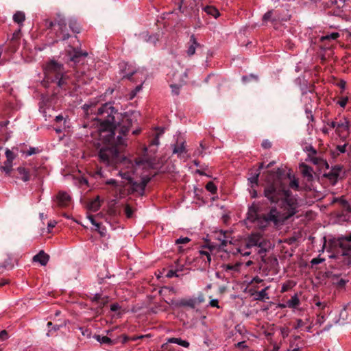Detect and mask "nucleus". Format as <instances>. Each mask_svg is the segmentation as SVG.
<instances>
[{
	"label": "nucleus",
	"mask_w": 351,
	"mask_h": 351,
	"mask_svg": "<svg viewBox=\"0 0 351 351\" xmlns=\"http://www.w3.org/2000/svg\"><path fill=\"white\" fill-rule=\"evenodd\" d=\"M167 343H176L184 348H188L189 346V342L186 340H182L181 338L171 337L167 339Z\"/></svg>",
	"instance_id": "4be33fe9"
},
{
	"label": "nucleus",
	"mask_w": 351,
	"mask_h": 351,
	"mask_svg": "<svg viewBox=\"0 0 351 351\" xmlns=\"http://www.w3.org/2000/svg\"><path fill=\"white\" fill-rule=\"evenodd\" d=\"M323 261H324L323 258H316L312 259L311 263H312V265H317V264L321 263Z\"/></svg>",
	"instance_id": "680f3d73"
},
{
	"label": "nucleus",
	"mask_w": 351,
	"mask_h": 351,
	"mask_svg": "<svg viewBox=\"0 0 351 351\" xmlns=\"http://www.w3.org/2000/svg\"><path fill=\"white\" fill-rule=\"evenodd\" d=\"M95 339L100 343L111 344L112 341L106 336L95 335Z\"/></svg>",
	"instance_id": "7c9ffc66"
},
{
	"label": "nucleus",
	"mask_w": 351,
	"mask_h": 351,
	"mask_svg": "<svg viewBox=\"0 0 351 351\" xmlns=\"http://www.w3.org/2000/svg\"><path fill=\"white\" fill-rule=\"evenodd\" d=\"M315 306H317V307H319V308H324L325 306H326V304L321 302H317L315 303Z\"/></svg>",
	"instance_id": "774afa93"
},
{
	"label": "nucleus",
	"mask_w": 351,
	"mask_h": 351,
	"mask_svg": "<svg viewBox=\"0 0 351 351\" xmlns=\"http://www.w3.org/2000/svg\"><path fill=\"white\" fill-rule=\"evenodd\" d=\"M60 327H61L60 325H58V324L53 325L51 328H49L48 330V332L47 333V336L50 337L51 335V332L52 331H57V330H58L60 328Z\"/></svg>",
	"instance_id": "49530a36"
},
{
	"label": "nucleus",
	"mask_w": 351,
	"mask_h": 351,
	"mask_svg": "<svg viewBox=\"0 0 351 351\" xmlns=\"http://www.w3.org/2000/svg\"><path fill=\"white\" fill-rule=\"evenodd\" d=\"M96 230L99 231V232L100 233V234L101 236H104L105 234H106V229L105 228H100V226L99 227V228H96Z\"/></svg>",
	"instance_id": "338daca9"
},
{
	"label": "nucleus",
	"mask_w": 351,
	"mask_h": 351,
	"mask_svg": "<svg viewBox=\"0 0 351 351\" xmlns=\"http://www.w3.org/2000/svg\"><path fill=\"white\" fill-rule=\"evenodd\" d=\"M38 152V149L35 147H30L26 152V156H29Z\"/></svg>",
	"instance_id": "09e8293b"
},
{
	"label": "nucleus",
	"mask_w": 351,
	"mask_h": 351,
	"mask_svg": "<svg viewBox=\"0 0 351 351\" xmlns=\"http://www.w3.org/2000/svg\"><path fill=\"white\" fill-rule=\"evenodd\" d=\"M108 301L109 300L108 296H102L100 301H99L97 304H98L99 308H101L108 302Z\"/></svg>",
	"instance_id": "ea45409f"
},
{
	"label": "nucleus",
	"mask_w": 351,
	"mask_h": 351,
	"mask_svg": "<svg viewBox=\"0 0 351 351\" xmlns=\"http://www.w3.org/2000/svg\"><path fill=\"white\" fill-rule=\"evenodd\" d=\"M149 181V178H143L140 182H134L132 178L131 181H128V182L132 184V191L137 192L139 195H143L145 186Z\"/></svg>",
	"instance_id": "1a4fd4ad"
},
{
	"label": "nucleus",
	"mask_w": 351,
	"mask_h": 351,
	"mask_svg": "<svg viewBox=\"0 0 351 351\" xmlns=\"http://www.w3.org/2000/svg\"><path fill=\"white\" fill-rule=\"evenodd\" d=\"M88 219H89V221H90V223L95 226L96 228H99V226H100V223H97L95 220V218H94V216L93 215H89L88 216Z\"/></svg>",
	"instance_id": "8fccbe9b"
},
{
	"label": "nucleus",
	"mask_w": 351,
	"mask_h": 351,
	"mask_svg": "<svg viewBox=\"0 0 351 351\" xmlns=\"http://www.w3.org/2000/svg\"><path fill=\"white\" fill-rule=\"evenodd\" d=\"M71 199V196L66 192L60 191L57 195V202L60 206L64 207L68 206Z\"/></svg>",
	"instance_id": "9b49d317"
},
{
	"label": "nucleus",
	"mask_w": 351,
	"mask_h": 351,
	"mask_svg": "<svg viewBox=\"0 0 351 351\" xmlns=\"http://www.w3.org/2000/svg\"><path fill=\"white\" fill-rule=\"evenodd\" d=\"M191 239L189 237H180L176 240V244H185L189 243Z\"/></svg>",
	"instance_id": "a18cd8bd"
},
{
	"label": "nucleus",
	"mask_w": 351,
	"mask_h": 351,
	"mask_svg": "<svg viewBox=\"0 0 351 351\" xmlns=\"http://www.w3.org/2000/svg\"><path fill=\"white\" fill-rule=\"evenodd\" d=\"M211 248L208 247V250H201L199 251V258L204 262V267H208L211 263Z\"/></svg>",
	"instance_id": "f8f14e48"
},
{
	"label": "nucleus",
	"mask_w": 351,
	"mask_h": 351,
	"mask_svg": "<svg viewBox=\"0 0 351 351\" xmlns=\"http://www.w3.org/2000/svg\"><path fill=\"white\" fill-rule=\"evenodd\" d=\"M340 247L342 248H347L351 251V245H347L346 242L351 241V233L349 235L343 236L339 239Z\"/></svg>",
	"instance_id": "412c9836"
},
{
	"label": "nucleus",
	"mask_w": 351,
	"mask_h": 351,
	"mask_svg": "<svg viewBox=\"0 0 351 351\" xmlns=\"http://www.w3.org/2000/svg\"><path fill=\"white\" fill-rule=\"evenodd\" d=\"M178 305L180 306H189L192 308L196 306L194 298L182 299L178 302Z\"/></svg>",
	"instance_id": "5701e85b"
},
{
	"label": "nucleus",
	"mask_w": 351,
	"mask_h": 351,
	"mask_svg": "<svg viewBox=\"0 0 351 351\" xmlns=\"http://www.w3.org/2000/svg\"><path fill=\"white\" fill-rule=\"evenodd\" d=\"M291 288V285L289 283L283 284L281 288V292L284 293L287 291Z\"/></svg>",
	"instance_id": "6e6d98bb"
},
{
	"label": "nucleus",
	"mask_w": 351,
	"mask_h": 351,
	"mask_svg": "<svg viewBox=\"0 0 351 351\" xmlns=\"http://www.w3.org/2000/svg\"><path fill=\"white\" fill-rule=\"evenodd\" d=\"M259 174H260V172L256 173L254 174H252L248 178V181L250 182L252 188H253L255 185L256 186L258 184Z\"/></svg>",
	"instance_id": "2f4dec72"
},
{
	"label": "nucleus",
	"mask_w": 351,
	"mask_h": 351,
	"mask_svg": "<svg viewBox=\"0 0 351 351\" xmlns=\"http://www.w3.org/2000/svg\"><path fill=\"white\" fill-rule=\"evenodd\" d=\"M119 308H120V306L117 303L112 304L110 306V310L112 311H117Z\"/></svg>",
	"instance_id": "e2e57ef3"
},
{
	"label": "nucleus",
	"mask_w": 351,
	"mask_h": 351,
	"mask_svg": "<svg viewBox=\"0 0 351 351\" xmlns=\"http://www.w3.org/2000/svg\"><path fill=\"white\" fill-rule=\"evenodd\" d=\"M264 195L271 202L280 203L281 210L278 211L276 206L265 208L258 203L249 206L246 220L259 229L264 230L271 225L278 226L298 212L296 197L278 179L265 187Z\"/></svg>",
	"instance_id": "f257e3e1"
},
{
	"label": "nucleus",
	"mask_w": 351,
	"mask_h": 351,
	"mask_svg": "<svg viewBox=\"0 0 351 351\" xmlns=\"http://www.w3.org/2000/svg\"><path fill=\"white\" fill-rule=\"evenodd\" d=\"M179 77H182L181 82L170 85L172 93L176 95H178L181 86L184 84V80L187 77V73L185 71L181 73Z\"/></svg>",
	"instance_id": "2eb2a0df"
},
{
	"label": "nucleus",
	"mask_w": 351,
	"mask_h": 351,
	"mask_svg": "<svg viewBox=\"0 0 351 351\" xmlns=\"http://www.w3.org/2000/svg\"><path fill=\"white\" fill-rule=\"evenodd\" d=\"M110 105L111 106V108L114 110V112H113L112 113V116L114 117V120H113V128L112 129V130L114 132V134H113V138H111L110 141V142H117V138L115 139L114 138V135H115V133H116V131H117L119 130V132L120 134L121 135H125L128 131L130 130V127L132 126V120L129 117V116L125 114H124L123 117H122V120H121V123L120 122H117L115 121V114H117V116H119V113H117V111L114 109V108L112 106L111 104H109V103H106L105 104L102 105L100 108H98L97 110V115L99 116L98 117H97L95 120H94V123H93V125H96L97 127V133H98V135H99V138L101 141H102V142H106L105 140L102 138H101L100 136V133H101V131H100V126H101V119H106V115L108 114L107 112H105V113H100V110L106 105Z\"/></svg>",
	"instance_id": "7ed1b4c3"
},
{
	"label": "nucleus",
	"mask_w": 351,
	"mask_h": 351,
	"mask_svg": "<svg viewBox=\"0 0 351 351\" xmlns=\"http://www.w3.org/2000/svg\"><path fill=\"white\" fill-rule=\"evenodd\" d=\"M25 16L23 12L18 11L13 16V20L18 24H21L25 21Z\"/></svg>",
	"instance_id": "c756f323"
},
{
	"label": "nucleus",
	"mask_w": 351,
	"mask_h": 351,
	"mask_svg": "<svg viewBox=\"0 0 351 351\" xmlns=\"http://www.w3.org/2000/svg\"><path fill=\"white\" fill-rule=\"evenodd\" d=\"M349 130V121L346 119H343L338 121L337 132L341 133L343 132H348Z\"/></svg>",
	"instance_id": "6ab92c4d"
},
{
	"label": "nucleus",
	"mask_w": 351,
	"mask_h": 351,
	"mask_svg": "<svg viewBox=\"0 0 351 351\" xmlns=\"http://www.w3.org/2000/svg\"><path fill=\"white\" fill-rule=\"evenodd\" d=\"M114 110L108 104L104 106L101 110L100 113L107 112L106 119H101L100 126V136L106 142H101L102 145L99 149L98 156L100 161L106 166H116L119 164L122 167L119 172V175L128 181H131L132 174L134 173L138 167H144L147 161L143 158L135 159L134 161L127 158H121L119 152L121 147L125 145V140L120 135L117 136V142H110L113 138L114 132L112 116Z\"/></svg>",
	"instance_id": "f03ea898"
},
{
	"label": "nucleus",
	"mask_w": 351,
	"mask_h": 351,
	"mask_svg": "<svg viewBox=\"0 0 351 351\" xmlns=\"http://www.w3.org/2000/svg\"><path fill=\"white\" fill-rule=\"evenodd\" d=\"M106 184L113 185L115 190L116 198H122L125 195V184L123 182L118 183L114 179H110L106 182Z\"/></svg>",
	"instance_id": "9d476101"
},
{
	"label": "nucleus",
	"mask_w": 351,
	"mask_h": 351,
	"mask_svg": "<svg viewBox=\"0 0 351 351\" xmlns=\"http://www.w3.org/2000/svg\"><path fill=\"white\" fill-rule=\"evenodd\" d=\"M173 276L178 277V276L176 274V272L173 270H169L168 273L167 274V277L168 278H172Z\"/></svg>",
	"instance_id": "69168bd1"
},
{
	"label": "nucleus",
	"mask_w": 351,
	"mask_h": 351,
	"mask_svg": "<svg viewBox=\"0 0 351 351\" xmlns=\"http://www.w3.org/2000/svg\"><path fill=\"white\" fill-rule=\"evenodd\" d=\"M194 298L196 305L203 303L205 300L204 296L202 293H199L197 298Z\"/></svg>",
	"instance_id": "c03bdc74"
},
{
	"label": "nucleus",
	"mask_w": 351,
	"mask_h": 351,
	"mask_svg": "<svg viewBox=\"0 0 351 351\" xmlns=\"http://www.w3.org/2000/svg\"><path fill=\"white\" fill-rule=\"evenodd\" d=\"M45 26L48 28H53L56 32L57 37L63 40L69 38V34L67 30L65 19L60 14L57 16L55 21L46 20Z\"/></svg>",
	"instance_id": "39448f33"
},
{
	"label": "nucleus",
	"mask_w": 351,
	"mask_h": 351,
	"mask_svg": "<svg viewBox=\"0 0 351 351\" xmlns=\"http://www.w3.org/2000/svg\"><path fill=\"white\" fill-rule=\"evenodd\" d=\"M141 88L142 84L137 86L133 90L131 91L130 98L131 99H133L136 96L137 93L141 90Z\"/></svg>",
	"instance_id": "37998d69"
},
{
	"label": "nucleus",
	"mask_w": 351,
	"mask_h": 351,
	"mask_svg": "<svg viewBox=\"0 0 351 351\" xmlns=\"http://www.w3.org/2000/svg\"><path fill=\"white\" fill-rule=\"evenodd\" d=\"M8 338V334L6 330H3L0 332V339L4 341Z\"/></svg>",
	"instance_id": "603ef678"
},
{
	"label": "nucleus",
	"mask_w": 351,
	"mask_h": 351,
	"mask_svg": "<svg viewBox=\"0 0 351 351\" xmlns=\"http://www.w3.org/2000/svg\"><path fill=\"white\" fill-rule=\"evenodd\" d=\"M69 27L75 33L80 32V28H79L77 23L74 21H71L69 22Z\"/></svg>",
	"instance_id": "f704fd0d"
},
{
	"label": "nucleus",
	"mask_w": 351,
	"mask_h": 351,
	"mask_svg": "<svg viewBox=\"0 0 351 351\" xmlns=\"http://www.w3.org/2000/svg\"><path fill=\"white\" fill-rule=\"evenodd\" d=\"M12 161L5 160L4 165L0 167V169L9 176L12 170Z\"/></svg>",
	"instance_id": "c85d7f7f"
},
{
	"label": "nucleus",
	"mask_w": 351,
	"mask_h": 351,
	"mask_svg": "<svg viewBox=\"0 0 351 351\" xmlns=\"http://www.w3.org/2000/svg\"><path fill=\"white\" fill-rule=\"evenodd\" d=\"M203 10L206 12L208 15H211L214 16L215 19L219 17L220 15L219 12L215 7L211 5H207L203 8Z\"/></svg>",
	"instance_id": "393cba45"
},
{
	"label": "nucleus",
	"mask_w": 351,
	"mask_h": 351,
	"mask_svg": "<svg viewBox=\"0 0 351 351\" xmlns=\"http://www.w3.org/2000/svg\"><path fill=\"white\" fill-rule=\"evenodd\" d=\"M262 146L264 147V148H269L271 147V143L270 141H269L268 140H265L262 143Z\"/></svg>",
	"instance_id": "052dcab7"
},
{
	"label": "nucleus",
	"mask_w": 351,
	"mask_h": 351,
	"mask_svg": "<svg viewBox=\"0 0 351 351\" xmlns=\"http://www.w3.org/2000/svg\"><path fill=\"white\" fill-rule=\"evenodd\" d=\"M83 109L84 110V111L88 114V113H95V112L93 111V104L92 103H86L84 106H83Z\"/></svg>",
	"instance_id": "e433bc0d"
},
{
	"label": "nucleus",
	"mask_w": 351,
	"mask_h": 351,
	"mask_svg": "<svg viewBox=\"0 0 351 351\" xmlns=\"http://www.w3.org/2000/svg\"><path fill=\"white\" fill-rule=\"evenodd\" d=\"M206 189L212 193H215L217 191V187L213 182H208Z\"/></svg>",
	"instance_id": "473e14b6"
},
{
	"label": "nucleus",
	"mask_w": 351,
	"mask_h": 351,
	"mask_svg": "<svg viewBox=\"0 0 351 351\" xmlns=\"http://www.w3.org/2000/svg\"><path fill=\"white\" fill-rule=\"evenodd\" d=\"M348 97H343L338 101V104L341 107L344 108L348 102Z\"/></svg>",
	"instance_id": "864d4df0"
},
{
	"label": "nucleus",
	"mask_w": 351,
	"mask_h": 351,
	"mask_svg": "<svg viewBox=\"0 0 351 351\" xmlns=\"http://www.w3.org/2000/svg\"><path fill=\"white\" fill-rule=\"evenodd\" d=\"M236 346L239 348H241V349H245L246 348L247 346V344L245 343V341H240V342H238L237 344H236Z\"/></svg>",
	"instance_id": "4d7b16f0"
},
{
	"label": "nucleus",
	"mask_w": 351,
	"mask_h": 351,
	"mask_svg": "<svg viewBox=\"0 0 351 351\" xmlns=\"http://www.w3.org/2000/svg\"><path fill=\"white\" fill-rule=\"evenodd\" d=\"M49 260V256L43 250L33 257V261L38 262L42 266H45Z\"/></svg>",
	"instance_id": "4468645a"
},
{
	"label": "nucleus",
	"mask_w": 351,
	"mask_h": 351,
	"mask_svg": "<svg viewBox=\"0 0 351 351\" xmlns=\"http://www.w3.org/2000/svg\"><path fill=\"white\" fill-rule=\"evenodd\" d=\"M257 247L258 253L263 254L267 252L270 247L269 241L265 239L259 233H253L250 234L247 240L246 248Z\"/></svg>",
	"instance_id": "423d86ee"
},
{
	"label": "nucleus",
	"mask_w": 351,
	"mask_h": 351,
	"mask_svg": "<svg viewBox=\"0 0 351 351\" xmlns=\"http://www.w3.org/2000/svg\"><path fill=\"white\" fill-rule=\"evenodd\" d=\"M289 186L291 188L294 189L295 190L298 189L299 184L297 180L293 179L290 182Z\"/></svg>",
	"instance_id": "de8ad7c7"
},
{
	"label": "nucleus",
	"mask_w": 351,
	"mask_h": 351,
	"mask_svg": "<svg viewBox=\"0 0 351 351\" xmlns=\"http://www.w3.org/2000/svg\"><path fill=\"white\" fill-rule=\"evenodd\" d=\"M346 144L337 145L333 153L335 154V152H337V154L345 153L346 151Z\"/></svg>",
	"instance_id": "72a5a7b5"
},
{
	"label": "nucleus",
	"mask_w": 351,
	"mask_h": 351,
	"mask_svg": "<svg viewBox=\"0 0 351 351\" xmlns=\"http://www.w3.org/2000/svg\"><path fill=\"white\" fill-rule=\"evenodd\" d=\"M17 171L21 176V178L24 182H27L29 180V171L24 167H20L17 168Z\"/></svg>",
	"instance_id": "cd10ccee"
},
{
	"label": "nucleus",
	"mask_w": 351,
	"mask_h": 351,
	"mask_svg": "<svg viewBox=\"0 0 351 351\" xmlns=\"http://www.w3.org/2000/svg\"><path fill=\"white\" fill-rule=\"evenodd\" d=\"M137 73L136 71H134V70H132L130 72H129L128 73H127L126 75H123V78H127L128 80H131L132 75Z\"/></svg>",
	"instance_id": "bf43d9fd"
},
{
	"label": "nucleus",
	"mask_w": 351,
	"mask_h": 351,
	"mask_svg": "<svg viewBox=\"0 0 351 351\" xmlns=\"http://www.w3.org/2000/svg\"><path fill=\"white\" fill-rule=\"evenodd\" d=\"M300 304L299 298L297 294H295L291 297L290 300H289L286 304L284 305V306H287L291 308H297Z\"/></svg>",
	"instance_id": "aec40b11"
},
{
	"label": "nucleus",
	"mask_w": 351,
	"mask_h": 351,
	"mask_svg": "<svg viewBox=\"0 0 351 351\" xmlns=\"http://www.w3.org/2000/svg\"><path fill=\"white\" fill-rule=\"evenodd\" d=\"M304 151L308 152L309 155H315L317 154V151L312 145H307L304 148Z\"/></svg>",
	"instance_id": "a19ab883"
},
{
	"label": "nucleus",
	"mask_w": 351,
	"mask_h": 351,
	"mask_svg": "<svg viewBox=\"0 0 351 351\" xmlns=\"http://www.w3.org/2000/svg\"><path fill=\"white\" fill-rule=\"evenodd\" d=\"M100 206L101 205L99 197H97L95 199L91 201L88 206V209L93 212L98 210Z\"/></svg>",
	"instance_id": "bb28decb"
},
{
	"label": "nucleus",
	"mask_w": 351,
	"mask_h": 351,
	"mask_svg": "<svg viewBox=\"0 0 351 351\" xmlns=\"http://www.w3.org/2000/svg\"><path fill=\"white\" fill-rule=\"evenodd\" d=\"M218 300L217 299H213L210 301V306H213V307H217V308H219V306L218 304Z\"/></svg>",
	"instance_id": "13d9d810"
},
{
	"label": "nucleus",
	"mask_w": 351,
	"mask_h": 351,
	"mask_svg": "<svg viewBox=\"0 0 351 351\" xmlns=\"http://www.w3.org/2000/svg\"><path fill=\"white\" fill-rule=\"evenodd\" d=\"M221 267L222 270L226 273L233 274L234 273L238 272L241 267L240 263L232 264H223Z\"/></svg>",
	"instance_id": "f3484780"
},
{
	"label": "nucleus",
	"mask_w": 351,
	"mask_h": 351,
	"mask_svg": "<svg viewBox=\"0 0 351 351\" xmlns=\"http://www.w3.org/2000/svg\"><path fill=\"white\" fill-rule=\"evenodd\" d=\"M304 325V322L302 319H299L297 320V324L295 325V328L297 329V328H301Z\"/></svg>",
	"instance_id": "0e129e2a"
},
{
	"label": "nucleus",
	"mask_w": 351,
	"mask_h": 351,
	"mask_svg": "<svg viewBox=\"0 0 351 351\" xmlns=\"http://www.w3.org/2000/svg\"><path fill=\"white\" fill-rule=\"evenodd\" d=\"M300 169H301L302 173L303 174L304 176L308 177V178L313 177V175H312L313 169L311 167L308 166L306 164L302 163V165H300Z\"/></svg>",
	"instance_id": "a878e982"
},
{
	"label": "nucleus",
	"mask_w": 351,
	"mask_h": 351,
	"mask_svg": "<svg viewBox=\"0 0 351 351\" xmlns=\"http://www.w3.org/2000/svg\"><path fill=\"white\" fill-rule=\"evenodd\" d=\"M188 45L186 53L189 56L194 55L196 48L200 46L193 34L191 36Z\"/></svg>",
	"instance_id": "ddd939ff"
},
{
	"label": "nucleus",
	"mask_w": 351,
	"mask_h": 351,
	"mask_svg": "<svg viewBox=\"0 0 351 351\" xmlns=\"http://www.w3.org/2000/svg\"><path fill=\"white\" fill-rule=\"evenodd\" d=\"M269 289V287H266L265 289L256 292V299L258 300L265 301L269 298L268 293H267V290Z\"/></svg>",
	"instance_id": "b1692460"
},
{
	"label": "nucleus",
	"mask_w": 351,
	"mask_h": 351,
	"mask_svg": "<svg viewBox=\"0 0 351 351\" xmlns=\"http://www.w3.org/2000/svg\"><path fill=\"white\" fill-rule=\"evenodd\" d=\"M67 55L71 62L77 64L84 60L88 56V53L78 49L71 48V50L68 51Z\"/></svg>",
	"instance_id": "6e6552de"
},
{
	"label": "nucleus",
	"mask_w": 351,
	"mask_h": 351,
	"mask_svg": "<svg viewBox=\"0 0 351 351\" xmlns=\"http://www.w3.org/2000/svg\"><path fill=\"white\" fill-rule=\"evenodd\" d=\"M45 73L47 75H54L55 80L59 87H62L66 84V75L63 65L54 60H51L45 68Z\"/></svg>",
	"instance_id": "20e7f679"
},
{
	"label": "nucleus",
	"mask_w": 351,
	"mask_h": 351,
	"mask_svg": "<svg viewBox=\"0 0 351 351\" xmlns=\"http://www.w3.org/2000/svg\"><path fill=\"white\" fill-rule=\"evenodd\" d=\"M340 172H341V168L340 167L334 168V169H332L331 170V171H330L329 173H328L325 176L328 178V179L329 180L330 182L332 185H335L336 184L337 180H338V178L339 176Z\"/></svg>",
	"instance_id": "dca6fc26"
},
{
	"label": "nucleus",
	"mask_w": 351,
	"mask_h": 351,
	"mask_svg": "<svg viewBox=\"0 0 351 351\" xmlns=\"http://www.w3.org/2000/svg\"><path fill=\"white\" fill-rule=\"evenodd\" d=\"M79 330H80L82 335L86 337H90L91 331L88 328H84L83 327H79Z\"/></svg>",
	"instance_id": "79ce46f5"
},
{
	"label": "nucleus",
	"mask_w": 351,
	"mask_h": 351,
	"mask_svg": "<svg viewBox=\"0 0 351 351\" xmlns=\"http://www.w3.org/2000/svg\"><path fill=\"white\" fill-rule=\"evenodd\" d=\"M124 211H125V214L126 215V217L128 218H131L132 217V215H133V210L132 209V208L130 206V205L128 204H126L125 206V209H124Z\"/></svg>",
	"instance_id": "4c0bfd02"
},
{
	"label": "nucleus",
	"mask_w": 351,
	"mask_h": 351,
	"mask_svg": "<svg viewBox=\"0 0 351 351\" xmlns=\"http://www.w3.org/2000/svg\"><path fill=\"white\" fill-rule=\"evenodd\" d=\"M184 141H182L181 143L173 145V153L177 154L178 156L181 157L182 155L186 153V147H185Z\"/></svg>",
	"instance_id": "a211bd4d"
},
{
	"label": "nucleus",
	"mask_w": 351,
	"mask_h": 351,
	"mask_svg": "<svg viewBox=\"0 0 351 351\" xmlns=\"http://www.w3.org/2000/svg\"><path fill=\"white\" fill-rule=\"evenodd\" d=\"M102 295L99 293H96L94 295V296L92 298V301L93 302H95L96 304L98 303L99 301H100L101 298H102Z\"/></svg>",
	"instance_id": "3c124183"
},
{
	"label": "nucleus",
	"mask_w": 351,
	"mask_h": 351,
	"mask_svg": "<svg viewBox=\"0 0 351 351\" xmlns=\"http://www.w3.org/2000/svg\"><path fill=\"white\" fill-rule=\"evenodd\" d=\"M221 243L219 245L218 250L219 251H223L226 252L232 253L233 254H241L243 256H249L251 254V252L249 251L250 248H246V245L244 247H236L234 250H228L225 249L224 247L227 246L228 241L226 239H220Z\"/></svg>",
	"instance_id": "0eeeda50"
},
{
	"label": "nucleus",
	"mask_w": 351,
	"mask_h": 351,
	"mask_svg": "<svg viewBox=\"0 0 351 351\" xmlns=\"http://www.w3.org/2000/svg\"><path fill=\"white\" fill-rule=\"evenodd\" d=\"M5 156H6V160L12 161L15 158L16 156L14 154L12 151L10 150L9 149H7L5 150Z\"/></svg>",
	"instance_id": "c9c22d12"
},
{
	"label": "nucleus",
	"mask_w": 351,
	"mask_h": 351,
	"mask_svg": "<svg viewBox=\"0 0 351 351\" xmlns=\"http://www.w3.org/2000/svg\"><path fill=\"white\" fill-rule=\"evenodd\" d=\"M271 16H272V12H271V11L267 12L263 15V21H267L271 19Z\"/></svg>",
	"instance_id": "5fc2aeb1"
},
{
	"label": "nucleus",
	"mask_w": 351,
	"mask_h": 351,
	"mask_svg": "<svg viewBox=\"0 0 351 351\" xmlns=\"http://www.w3.org/2000/svg\"><path fill=\"white\" fill-rule=\"evenodd\" d=\"M339 36V33H332L322 38V40H335Z\"/></svg>",
	"instance_id": "58836bf2"
}]
</instances>
